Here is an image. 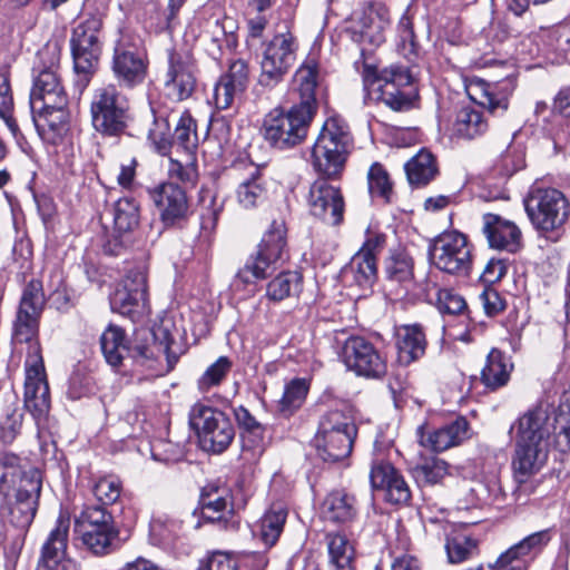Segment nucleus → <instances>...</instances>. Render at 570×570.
Wrapping results in <instances>:
<instances>
[{
  "label": "nucleus",
  "mask_w": 570,
  "mask_h": 570,
  "mask_svg": "<svg viewBox=\"0 0 570 570\" xmlns=\"http://www.w3.org/2000/svg\"><path fill=\"white\" fill-rule=\"evenodd\" d=\"M267 564L263 552L215 551L198 570H265Z\"/></svg>",
  "instance_id": "31"
},
{
  "label": "nucleus",
  "mask_w": 570,
  "mask_h": 570,
  "mask_svg": "<svg viewBox=\"0 0 570 570\" xmlns=\"http://www.w3.org/2000/svg\"><path fill=\"white\" fill-rule=\"evenodd\" d=\"M250 259L257 274L263 275L264 271L268 276L288 259L284 222L274 220L271 224L258 245L257 253Z\"/></svg>",
  "instance_id": "22"
},
{
  "label": "nucleus",
  "mask_w": 570,
  "mask_h": 570,
  "mask_svg": "<svg viewBox=\"0 0 570 570\" xmlns=\"http://www.w3.org/2000/svg\"><path fill=\"white\" fill-rule=\"evenodd\" d=\"M268 275L263 271V275L257 274L254 269V262L248 259L245 266L236 274L232 287L234 291H244L246 294H253L255 291V282L257 279H264Z\"/></svg>",
  "instance_id": "63"
},
{
  "label": "nucleus",
  "mask_w": 570,
  "mask_h": 570,
  "mask_svg": "<svg viewBox=\"0 0 570 570\" xmlns=\"http://www.w3.org/2000/svg\"><path fill=\"white\" fill-rule=\"evenodd\" d=\"M370 481L373 489L383 490L392 504H406L411 490L403 475L389 462L376 460L372 464Z\"/></svg>",
  "instance_id": "25"
},
{
  "label": "nucleus",
  "mask_w": 570,
  "mask_h": 570,
  "mask_svg": "<svg viewBox=\"0 0 570 570\" xmlns=\"http://www.w3.org/2000/svg\"><path fill=\"white\" fill-rule=\"evenodd\" d=\"M189 424L197 435L202 450L209 453H223L235 438V429L228 415L202 402L191 406Z\"/></svg>",
  "instance_id": "9"
},
{
  "label": "nucleus",
  "mask_w": 570,
  "mask_h": 570,
  "mask_svg": "<svg viewBox=\"0 0 570 570\" xmlns=\"http://www.w3.org/2000/svg\"><path fill=\"white\" fill-rule=\"evenodd\" d=\"M148 139L161 155H167L171 148V134L167 118L155 117L148 130Z\"/></svg>",
  "instance_id": "59"
},
{
  "label": "nucleus",
  "mask_w": 570,
  "mask_h": 570,
  "mask_svg": "<svg viewBox=\"0 0 570 570\" xmlns=\"http://www.w3.org/2000/svg\"><path fill=\"white\" fill-rule=\"evenodd\" d=\"M100 345L106 362L118 367L129 355V343L125 331L117 325H109L101 334Z\"/></svg>",
  "instance_id": "43"
},
{
  "label": "nucleus",
  "mask_w": 570,
  "mask_h": 570,
  "mask_svg": "<svg viewBox=\"0 0 570 570\" xmlns=\"http://www.w3.org/2000/svg\"><path fill=\"white\" fill-rule=\"evenodd\" d=\"M75 534L95 556H106L115 550L119 530L107 508L88 504L75 517Z\"/></svg>",
  "instance_id": "8"
},
{
  "label": "nucleus",
  "mask_w": 570,
  "mask_h": 570,
  "mask_svg": "<svg viewBox=\"0 0 570 570\" xmlns=\"http://www.w3.org/2000/svg\"><path fill=\"white\" fill-rule=\"evenodd\" d=\"M425 332L420 324L402 325L396 331L397 362L410 365L420 360L426 350Z\"/></svg>",
  "instance_id": "34"
},
{
  "label": "nucleus",
  "mask_w": 570,
  "mask_h": 570,
  "mask_svg": "<svg viewBox=\"0 0 570 570\" xmlns=\"http://www.w3.org/2000/svg\"><path fill=\"white\" fill-rule=\"evenodd\" d=\"M109 302L114 312L132 322L146 318L151 312L146 268L138 266L130 269L110 295Z\"/></svg>",
  "instance_id": "12"
},
{
  "label": "nucleus",
  "mask_w": 570,
  "mask_h": 570,
  "mask_svg": "<svg viewBox=\"0 0 570 570\" xmlns=\"http://www.w3.org/2000/svg\"><path fill=\"white\" fill-rule=\"evenodd\" d=\"M429 255L438 269L453 275H466L472 265L468 238L456 230L439 235L431 245Z\"/></svg>",
  "instance_id": "14"
},
{
  "label": "nucleus",
  "mask_w": 570,
  "mask_h": 570,
  "mask_svg": "<svg viewBox=\"0 0 570 570\" xmlns=\"http://www.w3.org/2000/svg\"><path fill=\"white\" fill-rule=\"evenodd\" d=\"M342 361L355 374L379 379L386 373V362L372 343L360 336L346 340L342 350Z\"/></svg>",
  "instance_id": "20"
},
{
  "label": "nucleus",
  "mask_w": 570,
  "mask_h": 570,
  "mask_svg": "<svg viewBox=\"0 0 570 570\" xmlns=\"http://www.w3.org/2000/svg\"><path fill=\"white\" fill-rule=\"evenodd\" d=\"M325 544L330 570H355V549L345 534L328 532Z\"/></svg>",
  "instance_id": "40"
},
{
  "label": "nucleus",
  "mask_w": 570,
  "mask_h": 570,
  "mask_svg": "<svg viewBox=\"0 0 570 570\" xmlns=\"http://www.w3.org/2000/svg\"><path fill=\"white\" fill-rule=\"evenodd\" d=\"M220 79L244 94L249 82V67L247 62L243 59L232 61L227 72L220 76Z\"/></svg>",
  "instance_id": "60"
},
{
  "label": "nucleus",
  "mask_w": 570,
  "mask_h": 570,
  "mask_svg": "<svg viewBox=\"0 0 570 570\" xmlns=\"http://www.w3.org/2000/svg\"><path fill=\"white\" fill-rule=\"evenodd\" d=\"M69 528V517L60 513L53 529L41 547L37 570H52L55 566L62 563V561L70 560L66 558Z\"/></svg>",
  "instance_id": "28"
},
{
  "label": "nucleus",
  "mask_w": 570,
  "mask_h": 570,
  "mask_svg": "<svg viewBox=\"0 0 570 570\" xmlns=\"http://www.w3.org/2000/svg\"><path fill=\"white\" fill-rule=\"evenodd\" d=\"M332 434H347L348 436H356L357 428L350 411L335 409L326 412L321 417L315 435Z\"/></svg>",
  "instance_id": "47"
},
{
  "label": "nucleus",
  "mask_w": 570,
  "mask_h": 570,
  "mask_svg": "<svg viewBox=\"0 0 570 570\" xmlns=\"http://www.w3.org/2000/svg\"><path fill=\"white\" fill-rule=\"evenodd\" d=\"M31 470H39L28 466L20 456L12 452L0 453V493L7 495Z\"/></svg>",
  "instance_id": "44"
},
{
  "label": "nucleus",
  "mask_w": 570,
  "mask_h": 570,
  "mask_svg": "<svg viewBox=\"0 0 570 570\" xmlns=\"http://www.w3.org/2000/svg\"><path fill=\"white\" fill-rule=\"evenodd\" d=\"M308 390L309 384L305 379L289 381L285 385L283 396L279 400L281 412L292 414L299 409L306 399Z\"/></svg>",
  "instance_id": "52"
},
{
  "label": "nucleus",
  "mask_w": 570,
  "mask_h": 570,
  "mask_svg": "<svg viewBox=\"0 0 570 570\" xmlns=\"http://www.w3.org/2000/svg\"><path fill=\"white\" fill-rule=\"evenodd\" d=\"M367 242L342 269V281L348 287L370 289L376 281V258Z\"/></svg>",
  "instance_id": "30"
},
{
  "label": "nucleus",
  "mask_w": 570,
  "mask_h": 570,
  "mask_svg": "<svg viewBox=\"0 0 570 570\" xmlns=\"http://www.w3.org/2000/svg\"><path fill=\"white\" fill-rule=\"evenodd\" d=\"M22 413L14 409L6 414L0 421V439L3 443L10 444L20 433L22 426Z\"/></svg>",
  "instance_id": "64"
},
{
  "label": "nucleus",
  "mask_w": 570,
  "mask_h": 570,
  "mask_svg": "<svg viewBox=\"0 0 570 570\" xmlns=\"http://www.w3.org/2000/svg\"><path fill=\"white\" fill-rule=\"evenodd\" d=\"M390 22V11L384 4H367L352 13L346 31L354 42L377 47L385 41Z\"/></svg>",
  "instance_id": "17"
},
{
  "label": "nucleus",
  "mask_w": 570,
  "mask_h": 570,
  "mask_svg": "<svg viewBox=\"0 0 570 570\" xmlns=\"http://www.w3.org/2000/svg\"><path fill=\"white\" fill-rule=\"evenodd\" d=\"M514 442L512 470L518 483H524L546 465L552 445L570 450V393L562 395L558 409L540 403L521 415L510 428Z\"/></svg>",
  "instance_id": "1"
},
{
  "label": "nucleus",
  "mask_w": 570,
  "mask_h": 570,
  "mask_svg": "<svg viewBox=\"0 0 570 570\" xmlns=\"http://www.w3.org/2000/svg\"><path fill=\"white\" fill-rule=\"evenodd\" d=\"M237 29V21L234 18L215 13L199 20L197 38L207 55L214 60H219L236 48Z\"/></svg>",
  "instance_id": "18"
},
{
  "label": "nucleus",
  "mask_w": 570,
  "mask_h": 570,
  "mask_svg": "<svg viewBox=\"0 0 570 570\" xmlns=\"http://www.w3.org/2000/svg\"><path fill=\"white\" fill-rule=\"evenodd\" d=\"M122 483L115 475H106L97 480L92 487V493L101 507L114 504L120 498Z\"/></svg>",
  "instance_id": "56"
},
{
  "label": "nucleus",
  "mask_w": 570,
  "mask_h": 570,
  "mask_svg": "<svg viewBox=\"0 0 570 570\" xmlns=\"http://www.w3.org/2000/svg\"><path fill=\"white\" fill-rule=\"evenodd\" d=\"M196 126L189 114L184 112L171 134V146H178L185 150H191L196 146Z\"/></svg>",
  "instance_id": "58"
},
{
  "label": "nucleus",
  "mask_w": 570,
  "mask_h": 570,
  "mask_svg": "<svg viewBox=\"0 0 570 570\" xmlns=\"http://www.w3.org/2000/svg\"><path fill=\"white\" fill-rule=\"evenodd\" d=\"M367 186L372 198H381L385 203L391 200L392 181L387 170L380 163L371 165L367 171Z\"/></svg>",
  "instance_id": "51"
},
{
  "label": "nucleus",
  "mask_w": 570,
  "mask_h": 570,
  "mask_svg": "<svg viewBox=\"0 0 570 570\" xmlns=\"http://www.w3.org/2000/svg\"><path fill=\"white\" fill-rule=\"evenodd\" d=\"M355 438L347 434L315 435L313 443L321 460L337 463L350 456Z\"/></svg>",
  "instance_id": "39"
},
{
  "label": "nucleus",
  "mask_w": 570,
  "mask_h": 570,
  "mask_svg": "<svg viewBox=\"0 0 570 570\" xmlns=\"http://www.w3.org/2000/svg\"><path fill=\"white\" fill-rule=\"evenodd\" d=\"M549 529L533 532L502 552L490 570H528L530 562L551 541Z\"/></svg>",
  "instance_id": "23"
},
{
  "label": "nucleus",
  "mask_w": 570,
  "mask_h": 570,
  "mask_svg": "<svg viewBox=\"0 0 570 570\" xmlns=\"http://www.w3.org/2000/svg\"><path fill=\"white\" fill-rule=\"evenodd\" d=\"M287 510L282 503L272 504L259 521L254 525L253 533L265 546L272 547L278 540L285 521Z\"/></svg>",
  "instance_id": "42"
},
{
  "label": "nucleus",
  "mask_w": 570,
  "mask_h": 570,
  "mask_svg": "<svg viewBox=\"0 0 570 570\" xmlns=\"http://www.w3.org/2000/svg\"><path fill=\"white\" fill-rule=\"evenodd\" d=\"M445 550L449 561L459 563L476 554L478 540L466 528H455L446 535Z\"/></svg>",
  "instance_id": "45"
},
{
  "label": "nucleus",
  "mask_w": 570,
  "mask_h": 570,
  "mask_svg": "<svg viewBox=\"0 0 570 570\" xmlns=\"http://www.w3.org/2000/svg\"><path fill=\"white\" fill-rule=\"evenodd\" d=\"M298 43L289 32L275 35L266 45L261 60L259 81L264 86L279 82L296 60Z\"/></svg>",
  "instance_id": "16"
},
{
  "label": "nucleus",
  "mask_w": 570,
  "mask_h": 570,
  "mask_svg": "<svg viewBox=\"0 0 570 570\" xmlns=\"http://www.w3.org/2000/svg\"><path fill=\"white\" fill-rule=\"evenodd\" d=\"M416 435L421 446L433 452H443L469 439V422L461 416L438 429L421 425L416 430Z\"/></svg>",
  "instance_id": "26"
},
{
  "label": "nucleus",
  "mask_w": 570,
  "mask_h": 570,
  "mask_svg": "<svg viewBox=\"0 0 570 570\" xmlns=\"http://www.w3.org/2000/svg\"><path fill=\"white\" fill-rule=\"evenodd\" d=\"M489 129L483 112L473 106L461 107L449 126L453 137L472 140L483 136Z\"/></svg>",
  "instance_id": "35"
},
{
  "label": "nucleus",
  "mask_w": 570,
  "mask_h": 570,
  "mask_svg": "<svg viewBox=\"0 0 570 570\" xmlns=\"http://www.w3.org/2000/svg\"><path fill=\"white\" fill-rule=\"evenodd\" d=\"M465 490V505L463 507L465 509L492 504L499 497V485L497 482L474 481Z\"/></svg>",
  "instance_id": "53"
},
{
  "label": "nucleus",
  "mask_w": 570,
  "mask_h": 570,
  "mask_svg": "<svg viewBox=\"0 0 570 570\" xmlns=\"http://www.w3.org/2000/svg\"><path fill=\"white\" fill-rule=\"evenodd\" d=\"M266 195L267 189L259 168L250 166L246 176L236 187V202L240 207L252 209L261 205L265 200Z\"/></svg>",
  "instance_id": "38"
},
{
  "label": "nucleus",
  "mask_w": 570,
  "mask_h": 570,
  "mask_svg": "<svg viewBox=\"0 0 570 570\" xmlns=\"http://www.w3.org/2000/svg\"><path fill=\"white\" fill-rule=\"evenodd\" d=\"M168 96L181 101L189 98L196 88V65L188 52L171 51L165 76Z\"/></svg>",
  "instance_id": "24"
},
{
  "label": "nucleus",
  "mask_w": 570,
  "mask_h": 570,
  "mask_svg": "<svg viewBox=\"0 0 570 570\" xmlns=\"http://www.w3.org/2000/svg\"><path fill=\"white\" fill-rule=\"evenodd\" d=\"M483 234L490 247L515 253L521 247V230L511 220L495 214L483 215Z\"/></svg>",
  "instance_id": "29"
},
{
  "label": "nucleus",
  "mask_w": 570,
  "mask_h": 570,
  "mask_svg": "<svg viewBox=\"0 0 570 570\" xmlns=\"http://www.w3.org/2000/svg\"><path fill=\"white\" fill-rule=\"evenodd\" d=\"M414 473L419 482L436 484L449 474V464L442 459L432 458L417 465Z\"/></svg>",
  "instance_id": "57"
},
{
  "label": "nucleus",
  "mask_w": 570,
  "mask_h": 570,
  "mask_svg": "<svg viewBox=\"0 0 570 570\" xmlns=\"http://www.w3.org/2000/svg\"><path fill=\"white\" fill-rule=\"evenodd\" d=\"M364 86L371 99L380 100L395 111L407 110L416 94L410 67L391 65L373 77L367 72Z\"/></svg>",
  "instance_id": "7"
},
{
  "label": "nucleus",
  "mask_w": 570,
  "mask_h": 570,
  "mask_svg": "<svg viewBox=\"0 0 570 570\" xmlns=\"http://www.w3.org/2000/svg\"><path fill=\"white\" fill-rule=\"evenodd\" d=\"M13 109V96L10 86L9 73L7 70L0 71V117L6 121L8 127L14 131L16 125L11 118Z\"/></svg>",
  "instance_id": "61"
},
{
  "label": "nucleus",
  "mask_w": 570,
  "mask_h": 570,
  "mask_svg": "<svg viewBox=\"0 0 570 570\" xmlns=\"http://www.w3.org/2000/svg\"><path fill=\"white\" fill-rule=\"evenodd\" d=\"M438 166L434 156L425 150H420L405 164V173L409 183L413 186H424L438 175Z\"/></svg>",
  "instance_id": "46"
},
{
  "label": "nucleus",
  "mask_w": 570,
  "mask_h": 570,
  "mask_svg": "<svg viewBox=\"0 0 570 570\" xmlns=\"http://www.w3.org/2000/svg\"><path fill=\"white\" fill-rule=\"evenodd\" d=\"M512 370L513 364L510 357L492 348L481 372V381L485 387L495 391L509 382Z\"/></svg>",
  "instance_id": "41"
},
{
  "label": "nucleus",
  "mask_w": 570,
  "mask_h": 570,
  "mask_svg": "<svg viewBox=\"0 0 570 570\" xmlns=\"http://www.w3.org/2000/svg\"><path fill=\"white\" fill-rule=\"evenodd\" d=\"M199 504L202 518L210 522L224 520L233 511L229 489L217 484L203 488Z\"/></svg>",
  "instance_id": "36"
},
{
  "label": "nucleus",
  "mask_w": 570,
  "mask_h": 570,
  "mask_svg": "<svg viewBox=\"0 0 570 570\" xmlns=\"http://www.w3.org/2000/svg\"><path fill=\"white\" fill-rule=\"evenodd\" d=\"M148 62L139 49L136 38L128 31L118 29L112 45L110 69L117 85L134 88L144 82Z\"/></svg>",
  "instance_id": "11"
},
{
  "label": "nucleus",
  "mask_w": 570,
  "mask_h": 570,
  "mask_svg": "<svg viewBox=\"0 0 570 570\" xmlns=\"http://www.w3.org/2000/svg\"><path fill=\"white\" fill-rule=\"evenodd\" d=\"M38 57L40 61L48 58L49 65H45L35 78L30 92V106L41 105L43 108L46 104L49 106L68 104V97L58 72L60 49L56 43H48L39 51Z\"/></svg>",
  "instance_id": "15"
},
{
  "label": "nucleus",
  "mask_w": 570,
  "mask_h": 570,
  "mask_svg": "<svg viewBox=\"0 0 570 570\" xmlns=\"http://www.w3.org/2000/svg\"><path fill=\"white\" fill-rule=\"evenodd\" d=\"M148 195L166 227L181 226L191 215L185 189L173 181H164L148 188Z\"/></svg>",
  "instance_id": "19"
},
{
  "label": "nucleus",
  "mask_w": 570,
  "mask_h": 570,
  "mask_svg": "<svg viewBox=\"0 0 570 570\" xmlns=\"http://www.w3.org/2000/svg\"><path fill=\"white\" fill-rule=\"evenodd\" d=\"M90 114L94 128L107 137H119L125 134L132 119L128 96L119 85L111 82L95 90Z\"/></svg>",
  "instance_id": "6"
},
{
  "label": "nucleus",
  "mask_w": 570,
  "mask_h": 570,
  "mask_svg": "<svg viewBox=\"0 0 570 570\" xmlns=\"http://www.w3.org/2000/svg\"><path fill=\"white\" fill-rule=\"evenodd\" d=\"M318 86V65L313 59L304 61L295 71L292 80V91L297 95L299 102L295 104L313 114L316 112V88Z\"/></svg>",
  "instance_id": "33"
},
{
  "label": "nucleus",
  "mask_w": 570,
  "mask_h": 570,
  "mask_svg": "<svg viewBox=\"0 0 570 570\" xmlns=\"http://www.w3.org/2000/svg\"><path fill=\"white\" fill-rule=\"evenodd\" d=\"M396 47L400 55L407 61L414 63L417 60L420 46L416 41L409 9L402 14L396 26Z\"/></svg>",
  "instance_id": "48"
},
{
  "label": "nucleus",
  "mask_w": 570,
  "mask_h": 570,
  "mask_svg": "<svg viewBox=\"0 0 570 570\" xmlns=\"http://www.w3.org/2000/svg\"><path fill=\"white\" fill-rule=\"evenodd\" d=\"M102 20L98 16H90L79 22L72 30L70 38L73 68L78 75L83 76L85 83L95 71L101 53L99 33Z\"/></svg>",
  "instance_id": "13"
},
{
  "label": "nucleus",
  "mask_w": 570,
  "mask_h": 570,
  "mask_svg": "<svg viewBox=\"0 0 570 570\" xmlns=\"http://www.w3.org/2000/svg\"><path fill=\"white\" fill-rule=\"evenodd\" d=\"M67 105L55 104L49 106L46 104L43 108H41V105L30 106L36 128L40 135L55 141L68 131L70 115Z\"/></svg>",
  "instance_id": "32"
},
{
  "label": "nucleus",
  "mask_w": 570,
  "mask_h": 570,
  "mask_svg": "<svg viewBox=\"0 0 570 570\" xmlns=\"http://www.w3.org/2000/svg\"><path fill=\"white\" fill-rule=\"evenodd\" d=\"M232 361L227 356H220L197 381V386L200 392H208L210 389L218 386L232 370Z\"/></svg>",
  "instance_id": "55"
},
{
  "label": "nucleus",
  "mask_w": 570,
  "mask_h": 570,
  "mask_svg": "<svg viewBox=\"0 0 570 570\" xmlns=\"http://www.w3.org/2000/svg\"><path fill=\"white\" fill-rule=\"evenodd\" d=\"M302 276L298 272H283L273 278L266 288V296L274 302H279L297 294L301 289Z\"/></svg>",
  "instance_id": "50"
},
{
  "label": "nucleus",
  "mask_w": 570,
  "mask_h": 570,
  "mask_svg": "<svg viewBox=\"0 0 570 570\" xmlns=\"http://www.w3.org/2000/svg\"><path fill=\"white\" fill-rule=\"evenodd\" d=\"M469 98L476 105L487 108L490 112H504L508 109L509 96L512 92L511 81L490 83L483 79H472L466 85Z\"/></svg>",
  "instance_id": "27"
},
{
  "label": "nucleus",
  "mask_w": 570,
  "mask_h": 570,
  "mask_svg": "<svg viewBox=\"0 0 570 570\" xmlns=\"http://www.w3.org/2000/svg\"><path fill=\"white\" fill-rule=\"evenodd\" d=\"M42 490V473L31 470L6 495L0 505V547L9 560H16L24 544L27 532L36 517Z\"/></svg>",
  "instance_id": "3"
},
{
  "label": "nucleus",
  "mask_w": 570,
  "mask_h": 570,
  "mask_svg": "<svg viewBox=\"0 0 570 570\" xmlns=\"http://www.w3.org/2000/svg\"><path fill=\"white\" fill-rule=\"evenodd\" d=\"M314 115L295 105L287 111L275 108L265 116L264 138L275 148H293L305 140Z\"/></svg>",
  "instance_id": "10"
},
{
  "label": "nucleus",
  "mask_w": 570,
  "mask_h": 570,
  "mask_svg": "<svg viewBox=\"0 0 570 570\" xmlns=\"http://www.w3.org/2000/svg\"><path fill=\"white\" fill-rule=\"evenodd\" d=\"M525 210L533 227L557 242L570 217V203L561 190L534 185L525 199Z\"/></svg>",
  "instance_id": "5"
},
{
  "label": "nucleus",
  "mask_w": 570,
  "mask_h": 570,
  "mask_svg": "<svg viewBox=\"0 0 570 570\" xmlns=\"http://www.w3.org/2000/svg\"><path fill=\"white\" fill-rule=\"evenodd\" d=\"M46 303L42 284L31 279L22 292L13 324V340L28 344L24 362V407L39 426L50 411V391L47 381L41 347L37 340L39 318Z\"/></svg>",
  "instance_id": "2"
},
{
  "label": "nucleus",
  "mask_w": 570,
  "mask_h": 570,
  "mask_svg": "<svg viewBox=\"0 0 570 570\" xmlns=\"http://www.w3.org/2000/svg\"><path fill=\"white\" fill-rule=\"evenodd\" d=\"M322 517L333 523H346L357 515L356 498L344 490H335L326 495L321 508Z\"/></svg>",
  "instance_id": "37"
},
{
  "label": "nucleus",
  "mask_w": 570,
  "mask_h": 570,
  "mask_svg": "<svg viewBox=\"0 0 570 570\" xmlns=\"http://www.w3.org/2000/svg\"><path fill=\"white\" fill-rule=\"evenodd\" d=\"M435 304L442 314L460 315L466 308L464 298L448 288L438 289Z\"/></svg>",
  "instance_id": "62"
},
{
  "label": "nucleus",
  "mask_w": 570,
  "mask_h": 570,
  "mask_svg": "<svg viewBox=\"0 0 570 570\" xmlns=\"http://www.w3.org/2000/svg\"><path fill=\"white\" fill-rule=\"evenodd\" d=\"M353 148V138L346 121L340 116L328 117L312 148L313 168L331 178L344 168Z\"/></svg>",
  "instance_id": "4"
},
{
  "label": "nucleus",
  "mask_w": 570,
  "mask_h": 570,
  "mask_svg": "<svg viewBox=\"0 0 570 570\" xmlns=\"http://www.w3.org/2000/svg\"><path fill=\"white\" fill-rule=\"evenodd\" d=\"M385 272L391 281L407 283L413 278V259L405 252L393 253L385 263Z\"/></svg>",
  "instance_id": "54"
},
{
  "label": "nucleus",
  "mask_w": 570,
  "mask_h": 570,
  "mask_svg": "<svg viewBox=\"0 0 570 570\" xmlns=\"http://www.w3.org/2000/svg\"><path fill=\"white\" fill-rule=\"evenodd\" d=\"M307 204L309 213L331 226H337L344 217L345 203L340 188L326 179L315 180L308 191Z\"/></svg>",
  "instance_id": "21"
},
{
  "label": "nucleus",
  "mask_w": 570,
  "mask_h": 570,
  "mask_svg": "<svg viewBox=\"0 0 570 570\" xmlns=\"http://www.w3.org/2000/svg\"><path fill=\"white\" fill-rule=\"evenodd\" d=\"M110 215L114 228L119 234L129 233L139 224V206L134 198L118 199L110 209Z\"/></svg>",
  "instance_id": "49"
}]
</instances>
